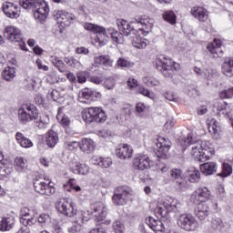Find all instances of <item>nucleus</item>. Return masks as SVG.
Here are the masks:
<instances>
[{
    "label": "nucleus",
    "instance_id": "1",
    "mask_svg": "<svg viewBox=\"0 0 233 233\" xmlns=\"http://www.w3.org/2000/svg\"><path fill=\"white\" fill-rule=\"evenodd\" d=\"M182 150L189 148L190 154L195 161H199L200 163H205L212 157V147H210V142L207 140H197L194 141V137L189 134L187 138L181 141Z\"/></svg>",
    "mask_w": 233,
    "mask_h": 233
},
{
    "label": "nucleus",
    "instance_id": "2",
    "mask_svg": "<svg viewBox=\"0 0 233 233\" xmlns=\"http://www.w3.org/2000/svg\"><path fill=\"white\" fill-rule=\"evenodd\" d=\"M20 5L25 10L32 9L35 19L40 23H43L48 17V4L44 0H22Z\"/></svg>",
    "mask_w": 233,
    "mask_h": 233
},
{
    "label": "nucleus",
    "instance_id": "3",
    "mask_svg": "<svg viewBox=\"0 0 233 233\" xmlns=\"http://www.w3.org/2000/svg\"><path fill=\"white\" fill-rule=\"evenodd\" d=\"M38 116L39 111L34 105L23 104L18 109V119L22 125H26L30 121H35Z\"/></svg>",
    "mask_w": 233,
    "mask_h": 233
},
{
    "label": "nucleus",
    "instance_id": "4",
    "mask_svg": "<svg viewBox=\"0 0 233 233\" xmlns=\"http://www.w3.org/2000/svg\"><path fill=\"white\" fill-rule=\"evenodd\" d=\"M156 67L159 72L163 73L165 77H170L172 70H177L179 64H177L170 58H167L165 56H160L156 59Z\"/></svg>",
    "mask_w": 233,
    "mask_h": 233
},
{
    "label": "nucleus",
    "instance_id": "5",
    "mask_svg": "<svg viewBox=\"0 0 233 233\" xmlns=\"http://www.w3.org/2000/svg\"><path fill=\"white\" fill-rule=\"evenodd\" d=\"M82 119L88 125L90 123H105L106 121V113L100 107H88L82 114Z\"/></svg>",
    "mask_w": 233,
    "mask_h": 233
},
{
    "label": "nucleus",
    "instance_id": "6",
    "mask_svg": "<svg viewBox=\"0 0 233 233\" xmlns=\"http://www.w3.org/2000/svg\"><path fill=\"white\" fill-rule=\"evenodd\" d=\"M177 225L182 230L186 232H196L198 230V220L192 214L183 213L178 216L177 219Z\"/></svg>",
    "mask_w": 233,
    "mask_h": 233
},
{
    "label": "nucleus",
    "instance_id": "7",
    "mask_svg": "<svg viewBox=\"0 0 233 233\" xmlns=\"http://www.w3.org/2000/svg\"><path fill=\"white\" fill-rule=\"evenodd\" d=\"M56 207L60 214L67 216V218H74L77 214V209L74 207V203L68 201L66 198L57 200Z\"/></svg>",
    "mask_w": 233,
    "mask_h": 233
},
{
    "label": "nucleus",
    "instance_id": "8",
    "mask_svg": "<svg viewBox=\"0 0 233 233\" xmlns=\"http://www.w3.org/2000/svg\"><path fill=\"white\" fill-rule=\"evenodd\" d=\"M33 185L35 192H38V194H42L43 196H52V194H56V187L46 185L43 178L35 179Z\"/></svg>",
    "mask_w": 233,
    "mask_h": 233
},
{
    "label": "nucleus",
    "instance_id": "9",
    "mask_svg": "<svg viewBox=\"0 0 233 233\" xmlns=\"http://www.w3.org/2000/svg\"><path fill=\"white\" fill-rule=\"evenodd\" d=\"M130 192L128 191V187H120L115 190L113 195V203L114 205H117L121 207L123 205H127V200L128 199Z\"/></svg>",
    "mask_w": 233,
    "mask_h": 233
},
{
    "label": "nucleus",
    "instance_id": "10",
    "mask_svg": "<svg viewBox=\"0 0 233 233\" xmlns=\"http://www.w3.org/2000/svg\"><path fill=\"white\" fill-rule=\"evenodd\" d=\"M210 199V190L207 187H198L191 195V200L193 203L201 205V203H207Z\"/></svg>",
    "mask_w": 233,
    "mask_h": 233
},
{
    "label": "nucleus",
    "instance_id": "11",
    "mask_svg": "<svg viewBox=\"0 0 233 233\" xmlns=\"http://www.w3.org/2000/svg\"><path fill=\"white\" fill-rule=\"evenodd\" d=\"M4 37L13 43H21L23 41L21 30L14 25H8L4 29Z\"/></svg>",
    "mask_w": 233,
    "mask_h": 233
},
{
    "label": "nucleus",
    "instance_id": "12",
    "mask_svg": "<svg viewBox=\"0 0 233 233\" xmlns=\"http://www.w3.org/2000/svg\"><path fill=\"white\" fill-rule=\"evenodd\" d=\"M90 214H92V216H95V218H97L98 221H103V219L106 218L107 214L106 204L103 202H96L92 204L90 208Z\"/></svg>",
    "mask_w": 233,
    "mask_h": 233
},
{
    "label": "nucleus",
    "instance_id": "13",
    "mask_svg": "<svg viewBox=\"0 0 233 233\" xmlns=\"http://www.w3.org/2000/svg\"><path fill=\"white\" fill-rule=\"evenodd\" d=\"M136 170H147L152 167V160L147 155H137L133 159Z\"/></svg>",
    "mask_w": 233,
    "mask_h": 233
},
{
    "label": "nucleus",
    "instance_id": "14",
    "mask_svg": "<svg viewBox=\"0 0 233 233\" xmlns=\"http://www.w3.org/2000/svg\"><path fill=\"white\" fill-rule=\"evenodd\" d=\"M133 23H136V19H134V21H132L131 24L124 19L117 20L116 25L120 34L126 36L134 35L137 34V30H136L132 25Z\"/></svg>",
    "mask_w": 233,
    "mask_h": 233
},
{
    "label": "nucleus",
    "instance_id": "15",
    "mask_svg": "<svg viewBox=\"0 0 233 233\" xmlns=\"http://www.w3.org/2000/svg\"><path fill=\"white\" fill-rule=\"evenodd\" d=\"M170 140L167 138H159L157 142V147L158 157H161L162 159H168L170 157V154L168 153V150H170Z\"/></svg>",
    "mask_w": 233,
    "mask_h": 233
},
{
    "label": "nucleus",
    "instance_id": "16",
    "mask_svg": "<svg viewBox=\"0 0 233 233\" xmlns=\"http://www.w3.org/2000/svg\"><path fill=\"white\" fill-rule=\"evenodd\" d=\"M2 8L6 17H10V19H17V17H19V6H17V5L5 1Z\"/></svg>",
    "mask_w": 233,
    "mask_h": 233
},
{
    "label": "nucleus",
    "instance_id": "17",
    "mask_svg": "<svg viewBox=\"0 0 233 233\" xmlns=\"http://www.w3.org/2000/svg\"><path fill=\"white\" fill-rule=\"evenodd\" d=\"M20 223L24 225V227H32L37 218H34V212L30 211L27 208H23L20 211Z\"/></svg>",
    "mask_w": 233,
    "mask_h": 233
},
{
    "label": "nucleus",
    "instance_id": "18",
    "mask_svg": "<svg viewBox=\"0 0 233 233\" xmlns=\"http://www.w3.org/2000/svg\"><path fill=\"white\" fill-rule=\"evenodd\" d=\"M135 23L141 25L142 28H139V31L146 32V34H148L154 27V19L147 15L135 18Z\"/></svg>",
    "mask_w": 233,
    "mask_h": 233
},
{
    "label": "nucleus",
    "instance_id": "19",
    "mask_svg": "<svg viewBox=\"0 0 233 233\" xmlns=\"http://www.w3.org/2000/svg\"><path fill=\"white\" fill-rule=\"evenodd\" d=\"M133 152L134 150L132 149V147L127 144L119 145L116 148V156H117L119 159H130Z\"/></svg>",
    "mask_w": 233,
    "mask_h": 233
},
{
    "label": "nucleus",
    "instance_id": "20",
    "mask_svg": "<svg viewBox=\"0 0 233 233\" xmlns=\"http://www.w3.org/2000/svg\"><path fill=\"white\" fill-rule=\"evenodd\" d=\"M191 15L200 21L201 23H205V21L208 20V11L203 7L195 6L190 11Z\"/></svg>",
    "mask_w": 233,
    "mask_h": 233
},
{
    "label": "nucleus",
    "instance_id": "21",
    "mask_svg": "<svg viewBox=\"0 0 233 233\" xmlns=\"http://www.w3.org/2000/svg\"><path fill=\"white\" fill-rule=\"evenodd\" d=\"M79 148L84 154H92L96 150V143L91 138H83L79 142Z\"/></svg>",
    "mask_w": 233,
    "mask_h": 233
},
{
    "label": "nucleus",
    "instance_id": "22",
    "mask_svg": "<svg viewBox=\"0 0 233 233\" xmlns=\"http://www.w3.org/2000/svg\"><path fill=\"white\" fill-rule=\"evenodd\" d=\"M100 96L101 94L98 92H96L90 88H85L79 93L78 97L82 103H86V101L90 99L92 100L95 97H99Z\"/></svg>",
    "mask_w": 233,
    "mask_h": 233
},
{
    "label": "nucleus",
    "instance_id": "23",
    "mask_svg": "<svg viewBox=\"0 0 233 233\" xmlns=\"http://www.w3.org/2000/svg\"><path fill=\"white\" fill-rule=\"evenodd\" d=\"M84 28L88 32H93V34H97L98 35H108V30H106V28L96 24L86 23L84 24Z\"/></svg>",
    "mask_w": 233,
    "mask_h": 233
},
{
    "label": "nucleus",
    "instance_id": "24",
    "mask_svg": "<svg viewBox=\"0 0 233 233\" xmlns=\"http://www.w3.org/2000/svg\"><path fill=\"white\" fill-rule=\"evenodd\" d=\"M208 210H210V208L207 204H198L195 209V216L200 221H205V219L208 218Z\"/></svg>",
    "mask_w": 233,
    "mask_h": 233
},
{
    "label": "nucleus",
    "instance_id": "25",
    "mask_svg": "<svg viewBox=\"0 0 233 233\" xmlns=\"http://www.w3.org/2000/svg\"><path fill=\"white\" fill-rule=\"evenodd\" d=\"M200 170L204 176H212L218 172V164L216 162H207L200 165Z\"/></svg>",
    "mask_w": 233,
    "mask_h": 233
},
{
    "label": "nucleus",
    "instance_id": "26",
    "mask_svg": "<svg viewBox=\"0 0 233 233\" xmlns=\"http://www.w3.org/2000/svg\"><path fill=\"white\" fill-rule=\"evenodd\" d=\"M13 167L5 160V156L0 152V176L6 177L12 174Z\"/></svg>",
    "mask_w": 233,
    "mask_h": 233
},
{
    "label": "nucleus",
    "instance_id": "27",
    "mask_svg": "<svg viewBox=\"0 0 233 233\" xmlns=\"http://www.w3.org/2000/svg\"><path fill=\"white\" fill-rule=\"evenodd\" d=\"M93 165H97L101 168H110L112 167V158L103 157H93L91 159Z\"/></svg>",
    "mask_w": 233,
    "mask_h": 233
},
{
    "label": "nucleus",
    "instance_id": "28",
    "mask_svg": "<svg viewBox=\"0 0 233 233\" xmlns=\"http://www.w3.org/2000/svg\"><path fill=\"white\" fill-rule=\"evenodd\" d=\"M146 223L154 230V232H164L165 230V225H163V222L159 219L149 217L148 219L146 220Z\"/></svg>",
    "mask_w": 233,
    "mask_h": 233
},
{
    "label": "nucleus",
    "instance_id": "29",
    "mask_svg": "<svg viewBox=\"0 0 233 233\" xmlns=\"http://www.w3.org/2000/svg\"><path fill=\"white\" fill-rule=\"evenodd\" d=\"M222 74L227 77H233V57L225 59L222 64Z\"/></svg>",
    "mask_w": 233,
    "mask_h": 233
},
{
    "label": "nucleus",
    "instance_id": "30",
    "mask_svg": "<svg viewBox=\"0 0 233 233\" xmlns=\"http://www.w3.org/2000/svg\"><path fill=\"white\" fill-rule=\"evenodd\" d=\"M71 170L74 174L86 176L90 173V167L86 164L76 163L75 166L71 167Z\"/></svg>",
    "mask_w": 233,
    "mask_h": 233
},
{
    "label": "nucleus",
    "instance_id": "31",
    "mask_svg": "<svg viewBox=\"0 0 233 233\" xmlns=\"http://www.w3.org/2000/svg\"><path fill=\"white\" fill-rule=\"evenodd\" d=\"M187 180L189 183H199L201 179V172L196 167H191L187 170Z\"/></svg>",
    "mask_w": 233,
    "mask_h": 233
},
{
    "label": "nucleus",
    "instance_id": "32",
    "mask_svg": "<svg viewBox=\"0 0 233 233\" xmlns=\"http://www.w3.org/2000/svg\"><path fill=\"white\" fill-rule=\"evenodd\" d=\"M133 40H132V45L135 46V48H147V45H148V40L146 38H143L139 35H137V33L133 35Z\"/></svg>",
    "mask_w": 233,
    "mask_h": 233
},
{
    "label": "nucleus",
    "instance_id": "33",
    "mask_svg": "<svg viewBox=\"0 0 233 233\" xmlns=\"http://www.w3.org/2000/svg\"><path fill=\"white\" fill-rule=\"evenodd\" d=\"M111 35L112 40L114 43L122 44L124 41L123 35L121 34V31L117 32L114 27H109L107 29V35Z\"/></svg>",
    "mask_w": 233,
    "mask_h": 233
},
{
    "label": "nucleus",
    "instance_id": "34",
    "mask_svg": "<svg viewBox=\"0 0 233 233\" xmlns=\"http://www.w3.org/2000/svg\"><path fill=\"white\" fill-rule=\"evenodd\" d=\"M15 137L17 143H19V145L23 147V148H30V147L34 146L32 140H30L28 137H25L23 133L17 132Z\"/></svg>",
    "mask_w": 233,
    "mask_h": 233
},
{
    "label": "nucleus",
    "instance_id": "35",
    "mask_svg": "<svg viewBox=\"0 0 233 233\" xmlns=\"http://www.w3.org/2000/svg\"><path fill=\"white\" fill-rule=\"evenodd\" d=\"M15 168L17 172H25L26 168H28V162L26 159L17 157L15 158Z\"/></svg>",
    "mask_w": 233,
    "mask_h": 233
},
{
    "label": "nucleus",
    "instance_id": "36",
    "mask_svg": "<svg viewBox=\"0 0 233 233\" xmlns=\"http://www.w3.org/2000/svg\"><path fill=\"white\" fill-rule=\"evenodd\" d=\"M208 130L211 133V136H213L214 139H219V123L216 119H211V122L208 126Z\"/></svg>",
    "mask_w": 233,
    "mask_h": 233
},
{
    "label": "nucleus",
    "instance_id": "37",
    "mask_svg": "<svg viewBox=\"0 0 233 233\" xmlns=\"http://www.w3.org/2000/svg\"><path fill=\"white\" fill-rule=\"evenodd\" d=\"M94 61L96 65H102L103 66H112L114 60L110 59L109 56H95Z\"/></svg>",
    "mask_w": 233,
    "mask_h": 233
},
{
    "label": "nucleus",
    "instance_id": "38",
    "mask_svg": "<svg viewBox=\"0 0 233 233\" xmlns=\"http://www.w3.org/2000/svg\"><path fill=\"white\" fill-rule=\"evenodd\" d=\"M163 207L167 209V212H179V204H177V200H166L163 202Z\"/></svg>",
    "mask_w": 233,
    "mask_h": 233
},
{
    "label": "nucleus",
    "instance_id": "39",
    "mask_svg": "<svg viewBox=\"0 0 233 233\" xmlns=\"http://www.w3.org/2000/svg\"><path fill=\"white\" fill-rule=\"evenodd\" d=\"M59 141V137H57V133L54 131H49L46 135V142L47 147H50V148H53V147H56L57 145V142Z\"/></svg>",
    "mask_w": 233,
    "mask_h": 233
},
{
    "label": "nucleus",
    "instance_id": "40",
    "mask_svg": "<svg viewBox=\"0 0 233 233\" xmlns=\"http://www.w3.org/2000/svg\"><path fill=\"white\" fill-rule=\"evenodd\" d=\"M3 79L5 81H13L14 77H15V67L7 66L2 72Z\"/></svg>",
    "mask_w": 233,
    "mask_h": 233
},
{
    "label": "nucleus",
    "instance_id": "41",
    "mask_svg": "<svg viewBox=\"0 0 233 233\" xmlns=\"http://www.w3.org/2000/svg\"><path fill=\"white\" fill-rule=\"evenodd\" d=\"M14 225V220L10 218H4L0 221V230L2 232H6L12 228Z\"/></svg>",
    "mask_w": 233,
    "mask_h": 233
},
{
    "label": "nucleus",
    "instance_id": "42",
    "mask_svg": "<svg viewBox=\"0 0 233 233\" xmlns=\"http://www.w3.org/2000/svg\"><path fill=\"white\" fill-rule=\"evenodd\" d=\"M51 61L54 66H56L59 70V72H61L62 74H64V72H66V65L63 62V60L59 59V57L51 56Z\"/></svg>",
    "mask_w": 233,
    "mask_h": 233
},
{
    "label": "nucleus",
    "instance_id": "43",
    "mask_svg": "<svg viewBox=\"0 0 233 233\" xmlns=\"http://www.w3.org/2000/svg\"><path fill=\"white\" fill-rule=\"evenodd\" d=\"M64 62L68 65V66H71V68H76L79 70L83 65L81 64V61L74 58L73 56H66L64 58Z\"/></svg>",
    "mask_w": 233,
    "mask_h": 233
},
{
    "label": "nucleus",
    "instance_id": "44",
    "mask_svg": "<svg viewBox=\"0 0 233 233\" xmlns=\"http://www.w3.org/2000/svg\"><path fill=\"white\" fill-rule=\"evenodd\" d=\"M207 50L210 52L213 57H222L223 56V50H221V47H216L214 44H208L207 46Z\"/></svg>",
    "mask_w": 233,
    "mask_h": 233
},
{
    "label": "nucleus",
    "instance_id": "45",
    "mask_svg": "<svg viewBox=\"0 0 233 233\" xmlns=\"http://www.w3.org/2000/svg\"><path fill=\"white\" fill-rule=\"evenodd\" d=\"M163 19L169 23L170 25H176V14H174V11H166L164 12L162 15Z\"/></svg>",
    "mask_w": 233,
    "mask_h": 233
},
{
    "label": "nucleus",
    "instance_id": "46",
    "mask_svg": "<svg viewBox=\"0 0 233 233\" xmlns=\"http://www.w3.org/2000/svg\"><path fill=\"white\" fill-rule=\"evenodd\" d=\"M232 175V166L228 163L222 164V172L218 174L220 177H228Z\"/></svg>",
    "mask_w": 233,
    "mask_h": 233
},
{
    "label": "nucleus",
    "instance_id": "47",
    "mask_svg": "<svg viewBox=\"0 0 233 233\" xmlns=\"http://www.w3.org/2000/svg\"><path fill=\"white\" fill-rule=\"evenodd\" d=\"M54 18L58 23H66V12L61 10H55L53 13Z\"/></svg>",
    "mask_w": 233,
    "mask_h": 233
},
{
    "label": "nucleus",
    "instance_id": "48",
    "mask_svg": "<svg viewBox=\"0 0 233 233\" xmlns=\"http://www.w3.org/2000/svg\"><path fill=\"white\" fill-rule=\"evenodd\" d=\"M49 123L50 118L48 117V116L43 115L42 116H40L39 120L35 122V125L36 127H38V128H45V127H46V125H48Z\"/></svg>",
    "mask_w": 233,
    "mask_h": 233
},
{
    "label": "nucleus",
    "instance_id": "49",
    "mask_svg": "<svg viewBox=\"0 0 233 233\" xmlns=\"http://www.w3.org/2000/svg\"><path fill=\"white\" fill-rule=\"evenodd\" d=\"M113 230L116 233H123L125 232V225L123 224L122 221L116 220L113 225Z\"/></svg>",
    "mask_w": 233,
    "mask_h": 233
},
{
    "label": "nucleus",
    "instance_id": "50",
    "mask_svg": "<svg viewBox=\"0 0 233 233\" xmlns=\"http://www.w3.org/2000/svg\"><path fill=\"white\" fill-rule=\"evenodd\" d=\"M47 98L50 99V101H59L61 98V94H59V91L52 89L48 92Z\"/></svg>",
    "mask_w": 233,
    "mask_h": 233
},
{
    "label": "nucleus",
    "instance_id": "51",
    "mask_svg": "<svg viewBox=\"0 0 233 233\" xmlns=\"http://www.w3.org/2000/svg\"><path fill=\"white\" fill-rule=\"evenodd\" d=\"M117 66H121V68H132V66H134V63H131L125 58H119L117 60Z\"/></svg>",
    "mask_w": 233,
    "mask_h": 233
},
{
    "label": "nucleus",
    "instance_id": "52",
    "mask_svg": "<svg viewBox=\"0 0 233 233\" xmlns=\"http://www.w3.org/2000/svg\"><path fill=\"white\" fill-rule=\"evenodd\" d=\"M143 83L147 86H157V85H159V81L148 76L143 78Z\"/></svg>",
    "mask_w": 233,
    "mask_h": 233
},
{
    "label": "nucleus",
    "instance_id": "53",
    "mask_svg": "<svg viewBox=\"0 0 233 233\" xmlns=\"http://www.w3.org/2000/svg\"><path fill=\"white\" fill-rule=\"evenodd\" d=\"M211 228L214 230H221V228H223V221L221 220V218H214L211 221Z\"/></svg>",
    "mask_w": 233,
    "mask_h": 233
},
{
    "label": "nucleus",
    "instance_id": "54",
    "mask_svg": "<svg viewBox=\"0 0 233 233\" xmlns=\"http://www.w3.org/2000/svg\"><path fill=\"white\" fill-rule=\"evenodd\" d=\"M170 176L172 179H181V176H183V170L180 168H173L170 170Z\"/></svg>",
    "mask_w": 233,
    "mask_h": 233
},
{
    "label": "nucleus",
    "instance_id": "55",
    "mask_svg": "<svg viewBox=\"0 0 233 233\" xmlns=\"http://www.w3.org/2000/svg\"><path fill=\"white\" fill-rule=\"evenodd\" d=\"M155 214H156L157 218H165L167 216V214H168V211H167V208L157 207L155 209Z\"/></svg>",
    "mask_w": 233,
    "mask_h": 233
},
{
    "label": "nucleus",
    "instance_id": "56",
    "mask_svg": "<svg viewBox=\"0 0 233 233\" xmlns=\"http://www.w3.org/2000/svg\"><path fill=\"white\" fill-rule=\"evenodd\" d=\"M219 96L221 99H230L233 97V87L228 88V90H223Z\"/></svg>",
    "mask_w": 233,
    "mask_h": 233
},
{
    "label": "nucleus",
    "instance_id": "57",
    "mask_svg": "<svg viewBox=\"0 0 233 233\" xmlns=\"http://www.w3.org/2000/svg\"><path fill=\"white\" fill-rule=\"evenodd\" d=\"M50 221V216L48 214H40L38 217V223L41 225V227H45L46 223Z\"/></svg>",
    "mask_w": 233,
    "mask_h": 233
},
{
    "label": "nucleus",
    "instance_id": "58",
    "mask_svg": "<svg viewBox=\"0 0 233 233\" xmlns=\"http://www.w3.org/2000/svg\"><path fill=\"white\" fill-rule=\"evenodd\" d=\"M104 86L107 90H112V88L116 86V80H114V78L112 77L106 78V80L104 81Z\"/></svg>",
    "mask_w": 233,
    "mask_h": 233
},
{
    "label": "nucleus",
    "instance_id": "59",
    "mask_svg": "<svg viewBox=\"0 0 233 233\" xmlns=\"http://www.w3.org/2000/svg\"><path fill=\"white\" fill-rule=\"evenodd\" d=\"M88 81H90L91 83H94L95 85H101L103 81H105V77H103V76H93L88 78Z\"/></svg>",
    "mask_w": 233,
    "mask_h": 233
},
{
    "label": "nucleus",
    "instance_id": "60",
    "mask_svg": "<svg viewBox=\"0 0 233 233\" xmlns=\"http://www.w3.org/2000/svg\"><path fill=\"white\" fill-rule=\"evenodd\" d=\"M67 232L68 233H81V224L75 223L73 226L68 228Z\"/></svg>",
    "mask_w": 233,
    "mask_h": 233
},
{
    "label": "nucleus",
    "instance_id": "61",
    "mask_svg": "<svg viewBox=\"0 0 233 233\" xmlns=\"http://www.w3.org/2000/svg\"><path fill=\"white\" fill-rule=\"evenodd\" d=\"M60 117H61L62 127H64L65 128L68 127L70 125V118H68V116H61V115L56 116L57 119H59Z\"/></svg>",
    "mask_w": 233,
    "mask_h": 233
},
{
    "label": "nucleus",
    "instance_id": "62",
    "mask_svg": "<svg viewBox=\"0 0 233 233\" xmlns=\"http://www.w3.org/2000/svg\"><path fill=\"white\" fill-rule=\"evenodd\" d=\"M176 187H177V188L179 190L185 191L187 190V181L181 179V180H177L176 182Z\"/></svg>",
    "mask_w": 233,
    "mask_h": 233
},
{
    "label": "nucleus",
    "instance_id": "63",
    "mask_svg": "<svg viewBox=\"0 0 233 233\" xmlns=\"http://www.w3.org/2000/svg\"><path fill=\"white\" fill-rule=\"evenodd\" d=\"M66 147L67 150H74L79 147V142L72 141V142H66Z\"/></svg>",
    "mask_w": 233,
    "mask_h": 233
},
{
    "label": "nucleus",
    "instance_id": "64",
    "mask_svg": "<svg viewBox=\"0 0 233 233\" xmlns=\"http://www.w3.org/2000/svg\"><path fill=\"white\" fill-rule=\"evenodd\" d=\"M174 125H175L174 120H167L164 125V130L166 132H170V130L174 128Z\"/></svg>",
    "mask_w": 233,
    "mask_h": 233
}]
</instances>
